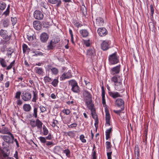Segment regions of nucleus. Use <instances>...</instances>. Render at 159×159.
<instances>
[{
  "label": "nucleus",
  "mask_w": 159,
  "mask_h": 159,
  "mask_svg": "<svg viewBox=\"0 0 159 159\" xmlns=\"http://www.w3.org/2000/svg\"><path fill=\"white\" fill-rule=\"evenodd\" d=\"M83 95L84 101L87 107L94 105L92 103V95L87 90H84L83 92Z\"/></svg>",
  "instance_id": "f257e3e1"
},
{
  "label": "nucleus",
  "mask_w": 159,
  "mask_h": 159,
  "mask_svg": "<svg viewBox=\"0 0 159 159\" xmlns=\"http://www.w3.org/2000/svg\"><path fill=\"white\" fill-rule=\"evenodd\" d=\"M119 59V57L117 56L116 52L109 55V62L111 64H115L118 63Z\"/></svg>",
  "instance_id": "f03ea898"
},
{
  "label": "nucleus",
  "mask_w": 159,
  "mask_h": 159,
  "mask_svg": "<svg viewBox=\"0 0 159 159\" xmlns=\"http://www.w3.org/2000/svg\"><path fill=\"white\" fill-rule=\"evenodd\" d=\"M8 135L1 136L2 139L6 142L10 144L13 143L14 137L13 135L11 133L8 134Z\"/></svg>",
  "instance_id": "7ed1b4c3"
},
{
  "label": "nucleus",
  "mask_w": 159,
  "mask_h": 159,
  "mask_svg": "<svg viewBox=\"0 0 159 159\" xmlns=\"http://www.w3.org/2000/svg\"><path fill=\"white\" fill-rule=\"evenodd\" d=\"M69 84L72 86V90L75 93H78L80 91L79 88L77 83L75 80H72L69 81Z\"/></svg>",
  "instance_id": "20e7f679"
},
{
  "label": "nucleus",
  "mask_w": 159,
  "mask_h": 159,
  "mask_svg": "<svg viewBox=\"0 0 159 159\" xmlns=\"http://www.w3.org/2000/svg\"><path fill=\"white\" fill-rule=\"evenodd\" d=\"M31 97V93L29 92L25 91L22 93L21 95L22 99L25 101L30 100Z\"/></svg>",
  "instance_id": "39448f33"
},
{
  "label": "nucleus",
  "mask_w": 159,
  "mask_h": 159,
  "mask_svg": "<svg viewBox=\"0 0 159 159\" xmlns=\"http://www.w3.org/2000/svg\"><path fill=\"white\" fill-rule=\"evenodd\" d=\"M34 16L35 19L40 20L43 19V15L41 11L36 10L34 13Z\"/></svg>",
  "instance_id": "423d86ee"
},
{
  "label": "nucleus",
  "mask_w": 159,
  "mask_h": 159,
  "mask_svg": "<svg viewBox=\"0 0 159 159\" xmlns=\"http://www.w3.org/2000/svg\"><path fill=\"white\" fill-rule=\"evenodd\" d=\"M7 30H5L3 29H1L0 30V35L3 38V39L7 40H9L11 37L10 35L8 36L7 35Z\"/></svg>",
  "instance_id": "0eeeda50"
},
{
  "label": "nucleus",
  "mask_w": 159,
  "mask_h": 159,
  "mask_svg": "<svg viewBox=\"0 0 159 159\" xmlns=\"http://www.w3.org/2000/svg\"><path fill=\"white\" fill-rule=\"evenodd\" d=\"M98 33L100 36L104 37L107 34L108 32L107 30L105 28L100 27L98 29Z\"/></svg>",
  "instance_id": "6e6552de"
},
{
  "label": "nucleus",
  "mask_w": 159,
  "mask_h": 159,
  "mask_svg": "<svg viewBox=\"0 0 159 159\" xmlns=\"http://www.w3.org/2000/svg\"><path fill=\"white\" fill-rule=\"evenodd\" d=\"M110 41H103L101 45L102 49L104 50H107L109 48V45L110 44Z\"/></svg>",
  "instance_id": "1a4fd4ad"
},
{
  "label": "nucleus",
  "mask_w": 159,
  "mask_h": 159,
  "mask_svg": "<svg viewBox=\"0 0 159 159\" xmlns=\"http://www.w3.org/2000/svg\"><path fill=\"white\" fill-rule=\"evenodd\" d=\"M89 109L90 110L91 112L92 116L93 118L97 121H98L97 115L96 114L95 109L94 108V105L93 106H90L88 107Z\"/></svg>",
  "instance_id": "9d476101"
},
{
  "label": "nucleus",
  "mask_w": 159,
  "mask_h": 159,
  "mask_svg": "<svg viewBox=\"0 0 159 159\" xmlns=\"http://www.w3.org/2000/svg\"><path fill=\"white\" fill-rule=\"evenodd\" d=\"M47 70L48 71H51L52 74L55 75H57L59 72L57 68L55 67H53L51 65L48 66Z\"/></svg>",
  "instance_id": "9b49d317"
},
{
  "label": "nucleus",
  "mask_w": 159,
  "mask_h": 159,
  "mask_svg": "<svg viewBox=\"0 0 159 159\" xmlns=\"http://www.w3.org/2000/svg\"><path fill=\"white\" fill-rule=\"evenodd\" d=\"M48 35L47 33H43L40 36V41L43 43H45L48 39Z\"/></svg>",
  "instance_id": "f8f14e48"
},
{
  "label": "nucleus",
  "mask_w": 159,
  "mask_h": 159,
  "mask_svg": "<svg viewBox=\"0 0 159 159\" xmlns=\"http://www.w3.org/2000/svg\"><path fill=\"white\" fill-rule=\"evenodd\" d=\"M72 77L71 73L69 71L66 73H64L60 77L61 80H63L66 79L71 78Z\"/></svg>",
  "instance_id": "ddd939ff"
},
{
  "label": "nucleus",
  "mask_w": 159,
  "mask_h": 159,
  "mask_svg": "<svg viewBox=\"0 0 159 159\" xmlns=\"http://www.w3.org/2000/svg\"><path fill=\"white\" fill-rule=\"evenodd\" d=\"M115 104L117 106L119 107H121L122 109H124V102L121 98H118L115 101Z\"/></svg>",
  "instance_id": "4468645a"
},
{
  "label": "nucleus",
  "mask_w": 159,
  "mask_h": 159,
  "mask_svg": "<svg viewBox=\"0 0 159 159\" xmlns=\"http://www.w3.org/2000/svg\"><path fill=\"white\" fill-rule=\"evenodd\" d=\"M104 23V21L102 18L98 17L96 19V21L95 23H94V25L95 26H101Z\"/></svg>",
  "instance_id": "2eb2a0df"
},
{
  "label": "nucleus",
  "mask_w": 159,
  "mask_h": 159,
  "mask_svg": "<svg viewBox=\"0 0 159 159\" xmlns=\"http://www.w3.org/2000/svg\"><path fill=\"white\" fill-rule=\"evenodd\" d=\"M34 28L37 30H40L42 28V25L41 23L39 21H34L33 23Z\"/></svg>",
  "instance_id": "dca6fc26"
},
{
  "label": "nucleus",
  "mask_w": 159,
  "mask_h": 159,
  "mask_svg": "<svg viewBox=\"0 0 159 159\" xmlns=\"http://www.w3.org/2000/svg\"><path fill=\"white\" fill-rule=\"evenodd\" d=\"M111 81L113 82L115 84H119L122 82V79L120 76L118 75H116L111 78Z\"/></svg>",
  "instance_id": "f3484780"
},
{
  "label": "nucleus",
  "mask_w": 159,
  "mask_h": 159,
  "mask_svg": "<svg viewBox=\"0 0 159 159\" xmlns=\"http://www.w3.org/2000/svg\"><path fill=\"white\" fill-rule=\"evenodd\" d=\"M115 89L116 90L121 91V93H123L124 91V88L122 85V82L119 84H115Z\"/></svg>",
  "instance_id": "a211bd4d"
},
{
  "label": "nucleus",
  "mask_w": 159,
  "mask_h": 159,
  "mask_svg": "<svg viewBox=\"0 0 159 159\" xmlns=\"http://www.w3.org/2000/svg\"><path fill=\"white\" fill-rule=\"evenodd\" d=\"M95 55V51L94 48L88 50L87 52V55L89 58H92Z\"/></svg>",
  "instance_id": "6ab92c4d"
},
{
  "label": "nucleus",
  "mask_w": 159,
  "mask_h": 159,
  "mask_svg": "<svg viewBox=\"0 0 159 159\" xmlns=\"http://www.w3.org/2000/svg\"><path fill=\"white\" fill-rule=\"evenodd\" d=\"M48 2L52 4H56V6L58 8L61 6V2L60 0H48Z\"/></svg>",
  "instance_id": "aec40b11"
},
{
  "label": "nucleus",
  "mask_w": 159,
  "mask_h": 159,
  "mask_svg": "<svg viewBox=\"0 0 159 159\" xmlns=\"http://www.w3.org/2000/svg\"><path fill=\"white\" fill-rule=\"evenodd\" d=\"M120 65H119L117 66L113 67L111 69L112 74L114 75L119 73L120 71Z\"/></svg>",
  "instance_id": "412c9836"
},
{
  "label": "nucleus",
  "mask_w": 159,
  "mask_h": 159,
  "mask_svg": "<svg viewBox=\"0 0 159 159\" xmlns=\"http://www.w3.org/2000/svg\"><path fill=\"white\" fill-rule=\"evenodd\" d=\"M109 95L113 98H116L118 97H121L120 93L117 92H109Z\"/></svg>",
  "instance_id": "4be33fe9"
},
{
  "label": "nucleus",
  "mask_w": 159,
  "mask_h": 159,
  "mask_svg": "<svg viewBox=\"0 0 159 159\" xmlns=\"http://www.w3.org/2000/svg\"><path fill=\"white\" fill-rule=\"evenodd\" d=\"M35 72L39 75H42L44 73L43 70L42 68L39 67H35L34 68Z\"/></svg>",
  "instance_id": "5701e85b"
},
{
  "label": "nucleus",
  "mask_w": 159,
  "mask_h": 159,
  "mask_svg": "<svg viewBox=\"0 0 159 159\" xmlns=\"http://www.w3.org/2000/svg\"><path fill=\"white\" fill-rule=\"evenodd\" d=\"M23 108L24 111L29 112L31 110V107L29 104H25L23 106Z\"/></svg>",
  "instance_id": "b1692460"
},
{
  "label": "nucleus",
  "mask_w": 159,
  "mask_h": 159,
  "mask_svg": "<svg viewBox=\"0 0 159 159\" xmlns=\"http://www.w3.org/2000/svg\"><path fill=\"white\" fill-rule=\"evenodd\" d=\"M0 133L4 134H9L11 133L9 131L7 127H4L0 129Z\"/></svg>",
  "instance_id": "393cba45"
},
{
  "label": "nucleus",
  "mask_w": 159,
  "mask_h": 159,
  "mask_svg": "<svg viewBox=\"0 0 159 159\" xmlns=\"http://www.w3.org/2000/svg\"><path fill=\"white\" fill-rule=\"evenodd\" d=\"M105 92L103 89V87L102 88V103L104 107L106 106V101L105 98Z\"/></svg>",
  "instance_id": "a878e982"
},
{
  "label": "nucleus",
  "mask_w": 159,
  "mask_h": 159,
  "mask_svg": "<svg viewBox=\"0 0 159 159\" xmlns=\"http://www.w3.org/2000/svg\"><path fill=\"white\" fill-rule=\"evenodd\" d=\"M7 43V41L5 40H3L1 42V43L3 44V46L1 47L0 50L2 52H4L6 50L7 46L6 44Z\"/></svg>",
  "instance_id": "bb28decb"
},
{
  "label": "nucleus",
  "mask_w": 159,
  "mask_h": 159,
  "mask_svg": "<svg viewBox=\"0 0 159 159\" xmlns=\"http://www.w3.org/2000/svg\"><path fill=\"white\" fill-rule=\"evenodd\" d=\"M22 47L23 51V52L24 53H25L26 52L29 53V52L30 50V49L29 48H28V46L26 44H23L22 45Z\"/></svg>",
  "instance_id": "cd10ccee"
},
{
  "label": "nucleus",
  "mask_w": 159,
  "mask_h": 159,
  "mask_svg": "<svg viewBox=\"0 0 159 159\" xmlns=\"http://www.w3.org/2000/svg\"><path fill=\"white\" fill-rule=\"evenodd\" d=\"M80 34L84 37H87L89 34V33L87 30H81L80 31Z\"/></svg>",
  "instance_id": "c85d7f7f"
},
{
  "label": "nucleus",
  "mask_w": 159,
  "mask_h": 159,
  "mask_svg": "<svg viewBox=\"0 0 159 159\" xmlns=\"http://www.w3.org/2000/svg\"><path fill=\"white\" fill-rule=\"evenodd\" d=\"M33 95L32 101L34 102H36V100L38 98L37 92L33 91Z\"/></svg>",
  "instance_id": "c756f323"
},
{
  "label": "nucleus",
  "mask_w": 159,
  "mask_h": 159,
  "mask_svg": "<svg viewBox=\"0 0 159 159\" xmlns=\"http://www.w3.org/2000/svg\"><path fill=\"white\" fill-rule=\"evenodd\" d=\"M55 45H54L52 43V40H51L50 42L48 43V45L47 46V49L48 50L53 49L55 47Z\"/></svg>",
  "instance_id": "7c9ffc66"
},
{
  "label": "nucleus",
  "mask_w": 159,
  "mask_h": 159,
  "mask_svg": "<svg viewBox=\"0 0 159 159\" xmlns=\"http://www.w3.org/2000/svg\"><path fill=\"white\" fill-rule=\"evenodd\" d=\"M43 123L39 119H37L36 121V125L38 128L41 129L42 127Z\"/></svg>",
  "instance_id": "2f4dec72"
},
{
  "label": "nucleus",
  "mask_w": 159,
  "mask_h": 159,
  "mask_svg": "<svg viewBox=\"0 0 159 159\" xmlns=\"http://www.w3.org/2000/svg\"><path fill=\"white\" fill-rule=\"evenodd\" d=\"M9 25V21L8 20L6 19L2 21V25L4 28H7Z\"/></svg>",
  "instance_id": "473e14b6"
},
{
  "label": "nucleus",
  "mask_w": 159,
  "mask_h": 159,
  "mask_svg": "<svg viewBox=\"0 0 159 159\" xmlns=\"http://www.w3.org/2000/svg\"><path fill=\"white\" fill-rule=\"evenodd\" d=\"M14 51L13 49H11L10 48L8 49L7 50V54L8 57H11L12 54L13 53Z\"/></svg>",
  "instance_id": "72a5a7b5"
},
{
  "label": "nucleus",
  "mask_w": 159,
  "mask_h": 159,
  "mask_svg": "<svg viewBox=\"0 0 159 159\" xmlns=\"http://www.w3.org/2000/svg\"><path fill=\"white\" fill-rule=\"evenodd\" d=\"M106 147L107 151L109 152L111 150V143L109 141H107L106 143Z\"/></svg>",
  "instance_id": "f704fd0d"
},
{
  "label": "nucleus",
  "mask_w": 159,
  "mask_h": 159,
  "mask_svg": "<svg viewBox=\"0 0 159 159\" xmlns=\"http://www.w3.org/2000/svg\"><path fill=\"white\" fill-rule=\"evenodd\" d=\"M81 11L82 12L83 14L85 15L87 13L86 9L84 5H82L81 8Z\"/></svg>",
  "instance_id": "c9c22d12"
},
{
  "label": "nucleus",
  "mask_w": 159,
  "mask_h": 159,
  "mask_svg": "<svg viewBox=\"0 0 159 159\" xmlns=\"http://www.w3.org/2000/svg\"><path fill=\"white\" fill-rule=\"evenodd\" d=\"M6 4L3 2H0V10H3L6 7Z\"/></svg>",
  "instance_id": "e433bc0d"
},
{
  "label": "nucleus",
  "mask_w": 159,
  "mask_h": 159,
  "mask_svg": "<svg viewBox=\"0 0 159 159\" xmlns=\"http://www.w3.org/2000/svg\"><path fill=\"white\" fill-rule=\"evenodd\" d=\"M135 157H137V159H139V151L138 147H135Z\"/></svg>",
  "instance_id": "4c0bfd02"
},
{
  "label": "nucleus",
  "mask_w": 159,
  "mask_h": 159,
  "mask_svg": "<svg viewBox=\"0 0 159 159\" xmlns=\"http://www.w3.org/2000/svg\"><path fill=\"white\" fill-rule=\"evenodd\" d=\"M10 7V4H9L8 5L7 7V8L6 11L3 13V14L5 15L6 16L8 15L9 13Z\"/></svg>",
  "instance_id": "58836bf2"
},
{
  "label": "nucleus",
  "mask_w": 159,
  "mask_h": 159,
  "mask_svg": "<svg viewBox=\"0 0 159 159\" xmlns=\"http://www.w3.org/2000/svg\"><path fill=\"white\" fill-rule=\"evenodd\" d=\"M58 81L57 79H55L51 83L52 85L55 87H56L58 84Z\"/></svg>",
  "instance_id": "ea45409f"
},
{
  "label": "nucleus",
  "mask_w": 159,
  "mask_h": 159,
  "mask_svg": "<svg viewBox=\"0 0 159 159\" xmlns=\"http://www.w3.org/2000/svg\"><path fill=\"white\" fill-rule=\"evenodd\" d=\"M44 80L45 82L46 83L47 82H51L52 81V79L49 76H46L44 77Z\"/></svg>",
  "instance_id": "a19ab883"
},
{
  "label": "nucleus",
  "mask_w": 159,
  "mask_h": 159,
  "mask_svg": "<svg viewBox=\"0 0 159 159\" xmlns=\"http://www.w3.org/2000/svg\"><path fill=\"white\" fill-rule=\"evenodd\" d=\"M43 134L44 135H47L48 133V130L44 125H43Z\"/></svg>",
  "instance_id": "79ce46f5"
},
{
  "label": "nucleus",
  "mask_w": 159,
  "mask_h": 159,
  "mask_svg": "<svg viewBox=\"0 0 159 159\" xmlns=\"http://www.w3.org/2000/svg\"><path fill=\"white\" fill-rule=\"evenodd\" d=\"M41 6L45 9H47L48 7V6L47 3L42 2L41 3Z\"/></svg>",
  "instance_id": "37998d69"
},
{
  "label": "nucleus",
  "mask_w": 159,
  "mask_h": 159,
  "mask_svg": "<svg viewBox=\"0 0 159 159\" xmlns=\"http://www.w3.org/2000/svg\"><path fill=\"white\" fill-rule=\"evenodd\" d=\"M15 61L14 60L13 61H12L11 64L9 65V66H7V67L6 69L7 70H9L11 68L12 66H14V64H15Z\"/></svg>",
  "instance_id": "c03bdc74"
},
{
  "label": "nucleus",
  "mask_w": 159,
  "mask_h": 159,
  "mask_svg": "<svg viewBox=\"0 0 159 159\" xmlns=\"http://www.w3.org/2000/svg\"><path fill=\"white\" fill-rule=\"evenodd\" d=\"M0 62L1 65L3 67H6V62L3 59H2L0 60Z\"/></svg>",
  "instance_id": "a18cd8bd"
},
{
  "label": "nucleus",
  "mask_w": 159,
  "mask_h": 159,
  "mask_svg": "<svg viewBox=\"0 0 159 159\" xmlns=\"http://www.w3.org/2000/svg\"><path fill=\"white\" fill-rule=\"evenodd\" d=\"M39 139L41 143H46V138H45V137L41 136L40 137Z\"/></svg>",
  "instance_id": "49530a36"
},
{
  "label": "nucleus",
  "mask_w": 159,
  "mask_h": 159,
  "mask_svg": "<svg viewBox=\"0 0 159 159\" xmlns=\"http://www.w3.org/2000/svg\"><path fill=\"white\" fill-rule=\"evenodd\" d=\"M30 124L32 127H35L36 126V122H35V120H30Z\"/></svg>",
  "instance_id": "de8ad7c7"
},
{
  "label": "nucleus",
  "mask_w": 159,
  "mask_h": 159,
  "mask_svg": "<svg viewBox=\"0 0 159 159\" xmlns=\"http://www.w3.org/2000/svg\"><path fill=\"white\" fill-rule=\"evenodd\" d=\"M33 116L35 118L37 117V107H34V113Z\"/></svg>",
  "instance_id": "09e8293b"
},
{
  "label": "nucleus",
  "mask_w": 159,
  "mask_h": 159,
  "mask_svg": "<svg viewBox=\"0 0 159 159\" xmlns=\"http://www.w3.org/2000/svg\"><path fill=\"white\" fill-rule=\"evenodd\" d=\"M33 53H34V54L33 55V56H37L38 55H43L42 53L39 51H33L32 52Z\"/></svg>",
  "instance_id": "8fccbe9b"
},
{
  "label": "nucleus",
  "mask_w": 159,
  "mask_h": 159,
  "mask_svg": "<svg viewBox=\"0 0 159 159\" xmlns=\"http://www.w3.org/2000/svg\"><path fill=\"white\" fill-rule=\"evenodd\" d=\"M17 18L16 17L11 18V21L12 22V25H14L17 22Z\"/></svg>",
  "instance_id": "3c124183"
},
{
  "label": "nucleus",
  "mask_w": 159,
  "mask_h": 159,
  "mask_svg": "<svg viewBox=\"0 0 159 159\" xmlns=\"http://www.w3.org/2000/svg\"><path fill=\"white\" fill-rule=\"evenodd\" d=\"M63 153H65L67 157H69L70 155V152L68 149H66L64 150L63 151Z\"/></svg>",
  "instance_id": "603ef678"
},
{
  "label": "nucleus",
  "mask_w": 159,
  "mask_h": 159,
  "mask_svg": "<svg viewBox=\"0 0 159 159\" xmlns=\"http://www.w3.org/2000/svg\"><path fill=\"white\" fill-rule=\"evenodd\" d=\"M80 139L83 143H85L86 142V140L84 139V136L83 135H81L80 136Z\"/></svg>",
  "instance_id": "864d4df0"
},
{
  "label": "nucleus",
  "mask_w": 159,
  "mask_h": 159,
  "mask_svg": "<svg viewBox=\"0 0 159 159\" xmlns=\"http://www.w3.org/2000/svg\"><path fill=\"white\" fill-rule=\"evenodd\" d=\"M20 95L21 92L20 91H18L16 93L15 98L17 99H19L20 98Z\"/></svg>",
  "instance_id": "5fc2aeb1"
},
{
  "label": "nucleus",
  "mask_w": 159,
  "mask_h": 159,
  "mask_svg": "<svg viewBox=\"0 0 159 159\" xmlns=\"http://www.w3.org/2000/svg\"><path fill=\"white\" fill-rule=\"evenodd\" d=\"M39 108L42 112H43L46 111V108L43 106H40Z\"/></svg>",
  "instance_id": "6e6d98bb"
},
{
  "label": "nucleus",
  "mask_w": 159,
  "mask_h": 159,
  "mask_svg": "<svg viewBox=\"0 0 159 159\" xmlns=\"http://www.w3.org/2000/svg\"><path fill=\"white\" fill-rule=\"evenodd\" d=\"M73 23L75 26L77 27L78 28L79 27H80L82 26V24H79L78 23L76 22V21H74Z\"/></svg>",
  "instance_id": "4d7b16f0"
},
{
  "label": "nucleus",
  "mask_w": 159,
  "mask_h": 159,
  "mask_svg": "<svg viewBox=\"0 0 159 159\" xmlns=\"http://www.w3.org/2000/svg\"><path fill=\"white\" fill-rule=\"evenodd\" d=\"M77 124L76 123H74L71 124L70 125H68V127L69 128H73L76 127L77 126Z\"/></svg>",
  "instance_id": "13d9d810"
},
{
  "label": "nucleus",
  "mask_w": 159,
  "mask_h": 159,
  "mask_svg": "<svg viewBox=\"0 0 159 159\" xmlns=\"http://www.w3.org/2000/svg\"><path fill=\"white\" fill-rule=\"evenodd\" d=\"M151 11V16L153 17V15L154 13V9L153 8V6L152 5H151L150 6Z\"/></svg>",
  "instance_id": "bf43d9fd"
},
{
  "label": "nucleus",
  "mask_w": 159,
  "mask_h": 159,
  "mask_svg": "<svg viewBox=\"0 0 159 159\" xmlns=\"http://www.w3.org/2000/svg\"><path fill=\"white\" fill-rule=\"evenodd\" d=\"M70 111L68 109H64L63 111V113L67 115H69L70 113Z\"/></svg>",
  "instance_id": "052dcab7"
},
{
  "label": "nucleus",
  "mask_w": 159,
  "mask_h": 159,
  "mask_svg": "<svg viewBox=\"0 0 159 159\" xmlns=\"http://www.w3.org/2000/svg\"><path fill=\"white\" fill-rule=\"evenodd\" d=\"M124 110L122 109V108H121V109H120L118 110H114V111L115 113L117 114L120 115V113L121 112V111Z\"/></svg>",
  "instance_id": "680f3d73"
},
{
  "label": "nucleus",
  "mask_w": 159,
  "mask_h": 159,
  "mask_svg": "<svg viewBox=\"0 0 159 159\" xmlns=\"http://www.w3.org/2000/svg\"><path fill=\"white\" fill-rule=\"evenodd\" d=\"M112 152H110L107 153V155L108 159H111V156Z\"/></svg>",
  "instance_id": "e2e57ef3"
},
{
  "label": "nucleus",
  "mask_w": 159,
  "mask_h": 159,
  "mask_svg": "<svg viewBox=\"0 0 159 159\" xmlns=\"http://www.w3.org/2000/svg\"><path fill=\"white\" fill-rule=\"evenodd\" d=\"M2 153L3 156L4 158H6L7 157H8V153L5 152L3 151H2Z\"/></svg>",
  "instance_id": "0e129e2a"
},
{
  "label": "nucleus",
  "mask_w": 159,
  "mask_h": 159,
  "mask_svg": "<svg viewBox=\"0 0 159 159\" xmlns=\"http://www.w3.org/2000/svg\"><path fill=\"white\" fill-rule=\"evenodd\" d=\"M58 123V121L57 120H54L52 125V127H55V126H57V124Z\"/></svg>",
  "instance_id": "69168bd1"
},
{
  "label": "nucleus",
  "mask_w": 159,
  "mask_h": 159,
  "mask_svg": "<svg viewBox=\"0 0 159 159\" xmlns=\"http://www.w3.org/2000/svg\"><path fill=\"white\" fill-rule=\"evenodd\" d=\"M46 145L47 146H52L53 145V143L51 141H46Z\"/></svg>",
  "instance_id": "338daca9"
},
{
  "label": "nucleus",
  "mask_w": 159,
  "mask_h": 159,
  "mask_svg": "<svg viewBox=\"0 0 159 159\" xmlns=\"http://www.w3.org/2000/svg\"><path fill=\"white\" fill-rule=\"evenodd\" d=\"M92 159H96V151H94L93 153H92Z\"/></svg>",
  "instance_id": "774afa93"
}]
</instances>
